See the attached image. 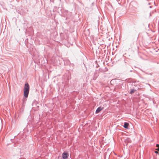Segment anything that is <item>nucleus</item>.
<instances>
[{
  "mask_svg": "<svg viewBox=\"0 0 159 159\" xmlns=\"http://www.w3.org/2000/svg\"><path fill=\"white\" fill-rule=\"evenodd\" d=\"M136 91V90H135L134 89H132L129 92V93L131 94H132L134 93Z\"/></svg>",
  "mask_w": 159,
  "mask_h": 159,
  "instance_id": "nucleus-6",
  "label": "nucleus"
},
{
  "mask_svg": "<svg viewBox=\"0 0 159 159\" xmlns=\"http://www.w3.org/2000/svg\"><path fill=\"white\" fill-rule=\"evenodd\" d=\"M104 108L103 107H98L97 109H96V111H95V113L96 114H98Z\"/></svg>",
  "mask_w": 159,
  "mask_h": 159,
  "instance_id": "nucleus-4",
  "label": "nucleus"
},
{
  "mask_svg": "<svg viewBox=\"0 0 159 159\" xmlns=\"http://www.w3.org/2000/svg\"><path fill=\"white\" fill-rule=\"evenodd\" d=\"M30 91V86L28 83L27 82L25 83L24 89V95L25 98L23 99V103H24L26 101V98H27L28 96Z\"/></svg>",
  "mask_w": 159,
  "mask_h": 159,
  "instance_id": "nucleus-1",
  "label": "nucleus"
},
{
  "mask_svg": "<svg viewBox=\"0 0 159 159\" xmlns=\"http://www.w3.org/2000/svg\"><path fill=\"white\" fill-rule=\"evenodd\" d=\"M69 156V153L66 151H64L62 154V157L63 159H67Z\"/></svg>",
  "mask_w": 159,
  "mask_h": 159,
  "instance_id": "nucleus-2",
  "label": "nucleus"
},
{
  "mask_svg": "<svg viewBox=\"0 0 159 159\" xmlns=\"http://www.w3.org/2000/svg\"><path fill=\"white\" fill-rule=\"evenodd\" d=\"M13 139H11V141H12V140Z\"/></svg>",
  "mask_w": 159,
  "mask_h": 159,
  "instance_id": "nucleus-11",
  "label": "nucleus"
},
{
  "mask_svg": "<svg viewBox=\"0 0 159 159\" xmlns=\"http://www.w3.org/2000/svg\"><path fill=\"white\" fill-rule=\"evenodd\" d=\"M129 124L128 122H125L124 123V125H123V126L126 129H129Z\"/></svg>",
  "mask_w": 159,
  "mask_h": 159,
  "instance_id": "nucleus-5",
  "label": "nucleus"
},
{
  "mask_svg": "<svg viewBox=\"0 0 159 159\" xmlns=\"http://www.w3.org/2000/svg\"><path fill=\"white\" fill-rule=\"evenodd\" d=\"M129 71H130V72H132V71H133V70H129Z\"/></svg>",
  "mask_w": 159,
  "mask_h": 159,
  "instance_id": "nucleus-9",
  "label": "nucleus"
},
{
  "mask_svg": "<svg viewBox=\"0 0 159 159\" xmlns=\"http://www.w3.org/2000/svg\"><path fill=\"white\" fill-rule=\"evenodd\" d=\"M50 2H53V0H50Z\"/></svg>",
  "mask_w": 159,
  "mask_h": 159,
  "instance_id": "nucleus-8",
  "label": "nucleus"
},
{
  "mask_svg": "<svg viewBox=\"0 0 159 159\" xmlns=\"http://www.w3.org/2000/svg\"><path fill=\"white\" fill-rule=\"evenodd\" d=\"M158 150H159V148H158Z\"/></svg>",
  "mask_w": 159,
  "mask_h": 159,
  "instance_id": "nucleus-13",
  "label": "nucleus"
},
{
  "mask_svg": "<svg viewBox=\"0 0 159 159\" xmlns=\"http://www.w3.org/2000/svg\"><path fill=\"white\" fill-rule=\"evenodd\" d=\"M151 7H152V6H150V8H151Z\"/></svg>",
  "mask_w": 159,
  "mask_h": 159,
  "instance_id": "nucleus-12",
  "label": "nucleus"
},
{
  "mask_svg": "<svg viewBox=\"0 0 159 159\" xmlns=\"http://www.w3.org/2000/svg\"><path fill=\"white\" fill-rule=\"evenodd\" d=\"M66 63L70 67V70H72L73 69L74 67V64L73 63H71L69 61H66Z\"/></svg>",
  "mask_w": 159,
  "mask_h": 159,
  "instance_id": "nucleus-3",
  "label": "nucleus"
},
{
  "mask_svg": "<svg viewBox=\"0 0 159 159\" xmlns=\"http://www.w3.org/2000/svg\"><path fill=\"white\" fill-rule=\"evenodd\" d=\"M156 147H159V144H156Z\"/></svg>",
  "mask_w": 159,
  "mask_h": 159,
  "instance_id": "nucleus-7",
  "label": "nucleus"
},
{
  "mask_svg": "<svg viewBox=\"0 0 159 159\" xmlns=\"http://www.w3.org/2000/svg\"><path fill=\"white\" fill-rule=\"evenodd\" d=\"M155 153H158V152H155Z\"/></svg>",
  "mask_w": 159,
  "mask_h": 159,
  "instance_id": "nucleus-10",
  "label": "nucleus"
}]
</instances>
